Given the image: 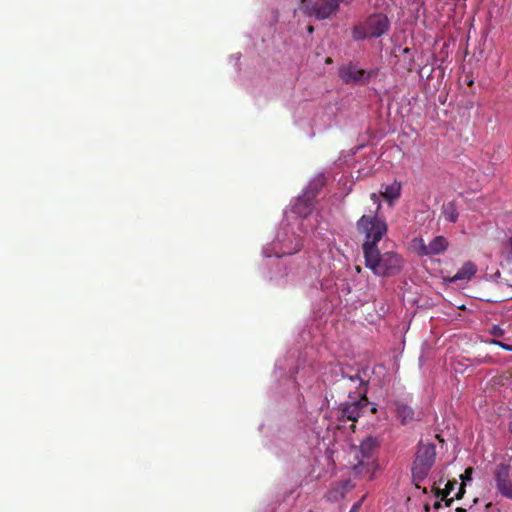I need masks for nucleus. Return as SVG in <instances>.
I'll return each instance as SVG.
<instances>
[{
  "label": "nucleus",
  "mask_w": 512,
  "mask_h": 512,
  "mask_svg": "<svg viewBox=\"0 0 512 512\" xmlns=\"http://www.w3.org/2000/svg\"><path fill=\"white\" fill-rule=\"evenodd\" d=\"M347 370L352 369L350 367L341 369L342 377L338 380V383L341 387L350 386L351 388L348 390V395L351 396L352 393L357 394L360 400L344 404L340 409L339 418L355 423L368 407L366 397L367 383L360 377L359 371H356L354 374H349Z\"/></svg>",
  "instance_id": "f257e3e1"
},
{
  "label": "nucleus",
  "mask_w": 512,
  "mask_h": 512,
  "mask_svg": "<svg viewBox=\"0 0 512 512\" xmlns=\"http://www.w3.org/2000/svg\"><path fill=\"white\" fill-rule=\"evenodd\" d=\"M363 255L365 259V266L376 276H395L399 274L403 268V258L394 251L381 253L377 247L363 252Z\"/></svg>",
  "instance_id": "f03ea898"
},
{
  "label": "nucleus",
  "mask_w": 512,
  "mask_h": 512,
  "mask_svg": "<svg viewBox=\"0 0 512 512\" xmlns=\"http://www.w3.org/2000/svg\"><path fill=\"white\" fill-rule=\"evenodd\" d=\"M356 231L363 238L362 250L366 252L378 247L388 231V225L385 218L378 214H364L356 222Z\"/></svg>",
  "instance_id": "7ed1b4c3"
},
{
  "label": "nucleus",
  "mask_w": 512,
  "mask_h": 512,
  "mask_svg": "<svg viewBox=\"0 0 512 512\" xmlns=\"http://www.w3.org/2000/svg\"><path fill=\"white\" fill-rule=\"evenodd\" d=\"M435 458V444L420 441L417 445V450L411 467L412 481L416 488H421L419 483L429 475V472L435 463Z\"/></svg>",
  "instance_id": "20e7f679"
},
{
  "label": "nucleus",
  "mask_w": 512,
  "mask_h": 512,
  "mask_svg": "<svg viewBox=\"0 0 512 512\" xmlns=\"http://www.w3.org/2000/svg\"><path fill=\"white\" fill-rule=\"evenodd\" d=\"M390 27V21L384 14L378 13L369 16L365 22L356 26L353 36L356 40L364 38H378L384 35Z\"/></svg>",
  "instance_id": "39448f33"
},
{
  "label": "nucleus",
  "mask_w": 512,
  "mask_h": 512,
  "mask_svg": "<svg viewBox=\"0 0 512 512\" xmlns=\"http://www.w3.org/2000/svg\"><path fill=\"white\" fill-rule=\"evenodd\" d=\"M339 4L337 0H302L300 9L308 16L323 20L335 13Z\"/></svg>",
  "instance_id": "423d86ee"
},
{
  "label": "nucleus",
  "mask_w": 512,
  "mask_h": 512,
  "mask_svg": "<svg viewBox=\"0 0 512 512\" xmlns=\"http://www.w3.org/2000/svg\"><path fill=\"white\" fill-rule=\"evenodd\" d=\"M495 486L499 493L506 497L512 498V480L510 479V466L504 463L497 465L494 471Z\"/></svg>",
  "instance_id": "0eeeda50"
},
{
  "label": "nucleus",
  "mask_w": 512,
  "mask_h": 512,
  "mask_svg": "<svg viewBox=\"0 0 512 512\" xmlns=\"http://www.w3.org/2000/svg\"><path fill=\"white\" fill-rule=\"evenodd\" d=\"M419 242L418 254L429 257L443 254L449 245L448 240L444 236H436L428 245L425 244L423 239H420Z\"/></svg>",
  "instance_id": "6e6552de"
},
{
  "label": "nucleus",
  "mask_w": 512,
  "mask_h": 512,
  "mask_svg": "<svg viewBox=\"0 0 512 512\" xmlns=\"http://www.w3.org/2000/svg\"><path fill=\"white\" fill-rule=\"evenodd\" d=\"M340 78L347 84L367 83L370 75L364 69L349 64L339 70Z\"/></svg>",
  "instance_id": "1a4fd4ad"
},
{
  "label": "nucleus",
  "mask_w": 512,
  "mask_h": 512,
  "mask_svg": "<svg viewBox=\"0 0 512 512\" xmlns=\"http://www.w3.org/2000/svg\"><path fill=\"white\" fill-rule=\"evenodd\" d=\"M394 406L395 416L402 425H408L414 421L421 420V412L415 410L408 403H405L404 401H396Z\"/></svg>",
  "instance_id": "9d476101"
},
{
  "label": "nucleus",
  "mask_w": 512,
  "mask_h": 512,
  "mask_svg": "<svg viewBox=\"0 0 512 512\" xmlns=\"http://www.w3.org/2000/svg\"><path fill=\"white\" fill-rule=\"evenodd\" d=\"M379 446V441L377 438L373 436L366 437L363 441H361L359 446V452L361 454V460L359 461L360 465L365 464V460H370L374 453L376 452Z\"/></svg>",
  "instance_id": "9b49d317"
},
{
  "label": "nucleus",
  "mask_w": 512,
  "mask_h": 512,
  "mask_svg": "<svg viewBox=\"0 0 512 512\" xmlns=\"http://www.w3.org/2000/svg\"><path fill=\"white\" fill-rule=\"evenodd\" d=\"M381 195L389 204H392L401 196V183L394 181L392 184L385 186Z\"/></svg>",
  "instance_id": "f8f14e48"
},
{
  "label": "nucleus",
  "mask_w": 512,
  "mask_h": 512,
  "mask_svg": "<svg viewBox=\"0 0 512 512\" xmlns=\"http://www.w3.org/2000/svg\"><path fill=\"white\" fill-rule=\"evenodd\" d=\"M313 210L312 201L306 197H299L296 203L293 205V212L301 217L308 216Z\"/></svg>",
  "instance_id": "ddd939ff"
},
{
  "label": "nucleus",
  "mask_w": 512,
  "mask_h": 512,
  "mask_svg": "<svg viewBox=\"0 0 512 512\" xmlns=\"http://www.w3.org/2000/svg\"><path fill=\"white\" fill-rule=\"evenodd\" d=\"M476 271H477V268L474 263L466 262L456 272V274L451 278V281L456 282L459 280H469L475 275Z\"/></svg>",
  "instance_id": "4468645a"
},
{
  "label": "nucleus",
  "mask_w": 512,
  "mask_h": 512,
  "mask_svg": "<svg viewBox=\"0 0 512 512\" xmlns=\"http://www.w3.org/2000/svg\"><path fill=\"white\" fill-rule=\"evenodd\" d=\"M497 275L505 284L512 287V259H507L501 264V270Z\"/></svg>",
  "instance_id": "2eb2a0df"
},
{
  "label": "nucleus",
  "mask_w": 512,
  "mask_h": 512,
  "mask_svg": "<svg viewBox=\"0 0 512 512\" xmlns=\"http://www.w3.org/2000/svg\"><path fill=\"white\" fill-rule=\"evenodd\" d=\"M442 214L446 221L452 223L456 222L458 219V211L454 202H448L447 204L443 205Z\"/></svg>",
  "instance_id": "dca6fc26"
},
{
  "label": "nucleus",
  "mask_w": 512,
  "mask_h": 512,
  "mask_svg": "<svg viewBox=\"0 0 512 512\" xmlns=\"http://www.w3.org/2000/svg\"><path fill=\"white\" fill-rule=\"evenodd\" d=\"M456 485H457V481L455 479L449 480L443 490H441L439 488L434 489L435 496L441 497V499L446 498L455 489Z\"/></svg>",
  "instance_id": "f3484780"
},
{
  "label": "nucleus",
  "mask_w": 512,
  "mask_h": 512,
  "mask_svg": "<svg viewBox=\"0 0 512 512\" xmlns=\"http://www.w3.org/2000/svg\"><path fill=\"white\" fill-rule=\"evenodd\" d=\"M370 198L374 202V204H376V209H375V211L373 213L374 214H378V212L380 211V209L382 207V205H381V203L379 201V196L376 193H372L370 195Z\"/></svg>",
  "instance_id": "a211bd4d"
},
{
  "label": "nucleus",
  "mask_w": 512,
  "mask_h": 512,
  "mask_svg": "<svg viewBox=\"0 0 512 512\" xmlns=\"http://www.w3.org/2000/svg\"><path fill=\"white\" fill-rule=\"evenodd\" d=\"M472 472H473V468L469 467L465 470L464 474L461 475V480H462V484L465 485V482L466 481H470L472 479Z\"/></svg>",
  "instance_id": "6ab92c4d"
},
{
  "label": "nucleus",
  "mask_w": 512,
  "mask_h": 512,
  "mask_svg": "<svg viewBox=\"0 0 512 512\" xmlns=\"http://www.w3.org/2000/svg\"><path fill=\"white\" fill-rule=\"evenodd\" d=\"M505 248L508 252L507 259H512V234L508 237L507 242L505 244Z\"/></svg>",
  "instance_id": "aec40b11"
},
{
  "label": "nucleus",
  "mask_w": 512,
  "mask_h": 512,
  "mask_svg": "<svg viewBox=\"0 0 512 512\" xmlns=\"http://www.w3.org/2000/svg\"><path fill=\"white\" fill-rule=\"evenodd\" d=\"M493 343L498 345L499 347H501L502 349H504L506 351H512V345H508L506 343H503V342L497 341V340H494Z\"/></svg>",
  "instance_id": "412c9836"
},
{
  "label": "nucleus",
  "mask_w": 512,
  "mask_h": 512,
  "mask_svg": "<svg viewBox=\"0 0 512 512\" xmlns=\"http://www.w3.org/2000/svg\"><path fill=\"white\" fill-rule=\"evenodd\" d=\"M465 494V485L461 483L457 494L455 495L456 499H461Z\"/></svg>",
  "instance_id": "4be33fe9"
},
{
  "label": "nucleus",
  "mask_w": 512,
  "mask_h": 512,
  "mask_svg": "<svg viewBox=\"0 0 512 512\" xmlns=\"http://www.w3.org/2000/svg\"><path fill=\"white\" fill-rule=\"evenodd\" d=\"M443 500L445 501V506L450 507L454 499L453 498H450V499L444 498Z\"/></svg>",
  "instance_id": "5701e85b"
},
{
  "label": "nucleus",
  "mask_w": 512,
  "mask_h": 512,
  "mask_svg": "<svg viewBox=\"0 0 512 512\" xmlns=\"http://www.w3.org/2000/svg\"><path fill=\"white\" fill-rule=\"evenodd\" d=\"M455 512H466V510L462 507H458Z\"/></svg>",
  "instance_id": "b1692460"
},
{
  "label": "nucleus",
  "mask_w": 512,
  "mask_h": 512,
  "mask_svg": "<svg viewBox=\"0 0 512 512\" xmlns=\"http://www.w3.org/2000/svg\"><path fill=\"white\" fill-rule=\"evenodd\" d=\"M440 507H441V503L440 502H435L434 508L439 509Z\"/></svg>",
  "instance_id": "393cba45"
},
{
  "label": "nucleus",
  "mask_w": 512,
  "mask_h": 512,
  "mask_svg": "<svg viewBox=\"0 0 512 512\" xmlns=\"http://www.w3.org/2000/svg\"><path fill=\"white\" fill-rule=\"evenodd\" d=\"M339 3H348L350 2L351 0H337Z\"/></svg>",
  "instance_id": "a878e982"
},
{
  "label": "nucleus",
  "mask_w": 512,
  "mask_h": 512,
  "mask_svg": "<svg viewBox=\"0 0 512 512\" xmlns=\"http://www.w3.org/2000/svg\"><path fill=\"white\" fill-rule=\"evenodd\" d=\"M409 52H410L409 48L406 47V48L403 49V53H409Z\"/></svg>",
  "instance_id": "bb28decb"
},
{
  "label": "nucleus",
  "mask_w": 512,
  "mask_h": 512,
  "mask_svg": "<svg viewBox=\"0 0 512 512\" xmlns=\"http://www.w3.org/2000/svg\"><path fill=\"white\" fill-rule=\"evenodd\" d=\"M313 30H314V29H313V26H309V27H308V31H309V33H312V32H313Z\"/></svg>",
  "instance_id": "cd10ccee"
},
{
  "label": "nucleus",
  "mask_w": 512,
  "mask_h": 512,
  "mask_svg": "<svg viewBox=\"0 0 512 512\" xmlns=\"http://www.w3.org/2000/svg\"><path fill=\"white\" fill-rule=\"evenodd\" d=\"M326 62H327V63H331V59H330V58H327Z\"/></svg>",
  "instance_id": "c85d7f7f"
},
{
  "label": "nucleus",
  "mask_w": 512,
  "mask_h": 512,
  "mask_svg": "<svg viewBox=\"0 0 512 512\" xmlns=\"http://www.w3.org/2000/svg\"><path fill=\"white\" fill-rule=\"evenodd\" d=\"M360 271H361V268L357 267V272L360 273Z\"/></svg>",
  "instance_id": "c756f323"
},
{
  "label": "nucleus",
  "mask_w": 512,
  "mask_h": 512,
  "mask_svg": "<svg viewBox=\"0 0 512 512\" xmlns=\"http://www.w3.org/2000/svg\"><path fill=\"white\" fill-rule=\"evenodd\" d=\"M423 493H427V489L426 488H423Z\"/></svg>",
  "instance_id": "7c9ffc66"
}]
</instances>
